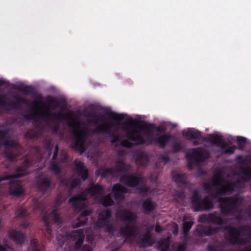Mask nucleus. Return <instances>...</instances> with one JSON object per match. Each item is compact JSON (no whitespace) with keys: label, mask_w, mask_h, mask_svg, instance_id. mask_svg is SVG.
<instances>
[{"label":"nucleus","mask_w":251,"mask_h":251,"mask_svg":"<svg viewBox=\"0 0 251 251\" xmlns=\"http://www.w3.org/2000/svg\"><path fill=\"white\" fill-rule=\"evenodd\" d=\"M15 214L18 218H24L28 215L27 210L23 206H19L16 210Z\"/></svg>","instance_id":"nucleus-41"},{"label":"nucleus","mask_w":251,"mask_h":251,"mask_svg":"<svg viewBox=\"0 0 251 251\" xmlns=\"http://www.w3.org/2000/svg\"><path fill=\"white\" fill-rule=\"evenodd\" d=\"M43 99L42 96L40 95L38 97V100L39 101H35L33 102V106L32 108V110H38L39 108V103H43V102L42 101Z\"/></svg>","instance_id":"nucleus-52"},{"label":"nucleus","mask_w":251,"mask_h":251,"mask_svg":"<svg viewBox=\"0 0 251 251\" xmlns=\"http://www.w3.org/2000/svg\"><path fill=\"white\" fill-rule=\"evenodd\" d=\"M134 126L138 127L140 130L144 131L146 138L151 137L155 131L159 133L164 134H165L167 130L166 126L164 124H160L158 126H156L153 123H150L144 121H137L132 118L127 120L124 124L122 128L127 132L129 129L132 128V127Z\"/></svg>","instance_id":"nucleus-6"},{"label":"nucleus","mask_w":251,"mask_h":251,"mask_svg":"<svg viewBox=\"0 0 251 251\" xmlns=\"http://www.w3.org/2000/svg\"><path fill=\"white\" fill-rule=\"evenodd\" d=\"M187 249V244L183 243L179 245L176 249L175 251H186Z\"/></svg>","instance_id":"nucleus-60"},{"label":"nucleus","mask_w":251,"mask_h":251,"mask_svg":"<svg viewBox=\"0 0 251 251\" xmlns=\"http://www.w3.org/2000/svg\"><path fill=\"white\" fill-rule=\"evenodd\" d=\"M41 215L42 220L45 226L46 231L48 234L50 235L52 232L51 222H53L54 224L61 223L62 219L58 213V210L57 208H54L50 213L43 211Z\"/></svg>","instance_id":"nucleus-10"},{"label":"nucleus","mask_w":251,"mask_h":251,"mask_svg":"<svg viewBox=\"0 0 251 251\" xmlns=\"http://www.w3.org/2000/svg\"><path fill=\"white\" fill-rule=\"evenodd\" d=\"M120 177V182L130 188H136L144 183L143 177L138 176L136 174H129L127 173Z\"/></svg>","instance_id":"nucleus-11"},{"label":"nucleus","mask_w":251,"mask_h":251,"mask_svg":"<svg viewBox=\"0 0 251 251\" xmlns=\"http://www.w3.org/2000/svg\"><path fill=\"white\" fill-rule=\"evenodd\" d=\"M5 96L0 95V107L4 111H8L20 108L16 102H7L5 100Z\"/></svg>","instance_id":"nucleus-25"},{"label":"nucleus","mask_w":251,"mask_h":251,"mask_svg":"<svg viewBox=\"0 0 251 251\" xmlns=\"http://www.w3.org/2000/svg\"><path fill=\"white\" fill-rule=\"evenodd\" d=\"M49 170L53 173L55 175H58L61 172V169L57 163L55 161L52 160L50 163L49 167Z\"/></svg>","instance_id":"nucleus-42"},{"label":"nucleus","mask_w":251,"mask_h":251,"mask_svg":"<svg viewBox=\"0 0 251 251\" xmlns=\"http://www.w3.org/2000/svg\"><path fill=\"white\" fill-rule=\"evenodd\" d=\"M225 184H222L221 189L216 194L212 195V197L217 198L219 195H224L229 193L232 194L235 191V188L237 187V184L240 183V180L236 181L230 182L228 181H225Z\"/></svg>","instance_id":"nucleus-15"},{"label":"nucleus","mask_w":251,"mask_h":251,"mask_svg":"<svg viewBox=\"0 0 251 251\" xmlns=\"http://www.w3.org/2000/svg\"><path fill=\"white\" fill-rule=\"evenodd\" d=\"M236 141L238 145L237 149L241 151L244 150L247 143V139L244 137L238 136Z\"/></svg>","instance_id":"nucleus-43"},{"label":"nucleus","mask_w":251,"mask_h":251,"mask_svg":"<svg viewBox=\"0 0 251 251\" xmlns=\"http://www.w3.org/2000/svg\"><path fill=\"white\" fill-rule=\"evenodd\" d=\"M219 202V208L223 215H233L242 204V200L238 194H235L230 197L221 198Z\"/></svg>","instance_id":"nucleus-7"},{"label":"nucleus","mask_w":251,"mask_h":251,"mask_svg":"<svg viewBox=\"0 0 251 251\" xmlns=\"http://www.w3.org/2000/svg\"><path fill=\"white\" fill-rule=\"evenodd\" d=\"M41 116L47 119L48 121L52 120H66L69 122V126L73 131V140L71 147L74 150L83 153L85 151L84 144L87 139V133L83 129H80V124L75 122V118L73 114L62 113L61 112L51 113L49 111H45L40 114Z\"/></svg>","instance_id":"nucleus-1"},{"label":"nucleus","mask_w":251,"mask_h":251,"mask_svg":"<svg viewBox=\"0 0 251 251\" xmlns=\"http://www.w3.org/2000/svg\"><path fill=\"white\" fill-rule=\"evenodd\" d=\"M136 243L140 248L144 249L151 247L155 243V240L150 232H147L139 236Z\"/></svg>","instance_id":"nucleus-16"},{"label":"nucleus","mask_w":251,"mask_h":251,"mask_svg":"<svg viewBox=\"0 0 251 251\" xmlns=\"http://www.w3.org/2000/svg\"><path fill=\"white\" fill-rule=\"evenodd\" d=\"M219 230L218 227H211L210 226H204L199 225L194 231V235L202 237L203 236H210L216 234Z\"/></svg>","instance_id":"nucleus-14"},{"label":"nucleus","mask_w":251,"mask_h":251,"mask_svg":"<svg viewBox=\"0 0 251 251\" xmlns=\"http://www.w3.org/2000/svg\"><path fill=\"white\" fill-rule=\"evenodd\" d=\"M100 203L104 207L112 206L114 201L112 199L110 195L107 194L106 196H102L100 199Z\"/></svg>","instance_id":"nucleus-34"},{"label":"nucleus","mask_w":251,"mask_h":251,"mask_svg":"<svg viewBox=\"0 0 251 251\" xmlns=\"http://www.w3.org/2000/svg\"><path fill=\"white\" fill-rule=\"evenodd\" d=\"M112 192L116 201L123 200L124 194L127 192V189L120 183H116L112 186Z\"/></svg>","instance_id":"nucleus-19"},{"label":"nucleus","mask_w":251,"mask_h":251,"mask_svg":"<svg viewBox=\"0 0 251 251\" xmlns=\"http://www.w3.org/2000/svg\"><path fill=\"white\" fill-rule=\"evenodd\" d=\"M208 214H202L199 216L198 221L201 223L206 222L208 223Z\"/></svg>","instance_id":"nucleus-56"},{"label":"nucleus","mask_w":251,"mask_h":251,"mask_svg":"<svg viewBox=\"0 0 251 251\" xmlns=\"http://www.w3.org/2000/svg\"><path fill=\"white\" fill-rule=\"evenodd\" d=\"M113 125L111 123L104 122L100 125H98L94 132L96 133H101L107 134L111 138V142L112 144L117 143L120 139V137L118 135L115 134L112 131Z\"/></svg>","instance_id":"nucleus-12"},{"label":"nucleus","mask_w":251,"mask_h":251,"mask_svg":"<svg viewBox=\"0 0 251 251\" xmlns=\"http://www.w3.org/2000/svg\"><path fill=\"white\" fill-rule=\"evenodd\" d=\"M58 150H59L58 146V145H56L55 146L54 151L53 155L52 157V160L55 161V160L56 159L57 157L58 156Z\"/></svg>","instance_id":"nucleus-61"},{"label":"nucleus","mask_w":251,"mask_h":251,"mask_svg":"<svg viewBox=\"0 0 251 251\" xmlns=\"http://www.w3.org/2000/svg\"><path fill=\"white\" fill-rule=\"evenodd\" d=\"M15 100H16V103H18V106L21 107V104H26L27 103V100L22 98L21 97L17 96L15 98Z\"/></svg>","instance_id":"nucleus-57"},{"label":"nucleus","mask_w":251,"mask_h":251,"mask_svg":"<svg viewBox=\"0 0 251 251\" xmlns=\"http://www.w3.org/2000/svg\"><path fill=\"white\" fill-rule=\"evenodd\" d=\"M28 174L27 171L21 166H18L15 171V174L13 175H10L9 176H13L11 177V180L15 178H20Z\"/></svg>","instance_id":"nucleus-33"},{"label":"nucleus","mask_w":251,"mask_h":251,"mask_svg":"<svg viewBox=\"0 0 251 251\" xmlns=\"http://www.w3.org/2000/svg\"><path fill=\"white\" fill-rule=\"evenodd\" d=\"M105 113L115 122H120L123 120L126 116L125 114H118L108 109L105 110Z\"/></svg>","instance_id":"nucleus-31"},{"label":"nucleus","mask_w":251,"mask_h":251,"mask_svg":"<svg viewBox=\"0 0 251 251\" xmlns=\"http://www.w3.org/2000/svg\"><path fill=\"white\" fill-rule=\"evenodd\" d=\"M10 180L9 187V194L16 197H20L24 196L25 193V190L23 186L18 182H13L12 180Z\"/></svg>","instance_id":"nucleus-18"},{"label":"nucleus","mask_w":251,"mask_h":251,"mask_svg":"<svg viewBox=\"0 0 251 251\" xmlns=\"http://www.w3.org/2000/svg\"><path fill=\"white\" fill-rule=\"evenodd\" d=\"M29 250L30 251H41L39 249V245L36 239H33L31 240Z\"/></svg>","instance_id":"nucleus-46"},{"label":"nucleus","mask_w":251,"mask_h":251,"mask_svg":"<svg viewBox=\"0 0 251 251\" xmlns=\"http://www.w3.org/2000/svg\"><path fill=\"white\" fill-rule=\"evenodd\" d=\"M5 156L7 158L8 160L11 161H13L16 159L17 157V155L12 152H8L6 153Z\"/></svg>","instance_id":"nucleus-54"},{"label":"nucleus","mask_w":251,"mask_h":251,"mask_svg":"<svg viewBox=\"0 0 251 251\" xmlns=\"http://www.w3.org/2000/svg\"><path fill=\"white\" fill-rule=\"evenodd\" d=\"M8 235L9 237L18 245H22L25 242L26 236L25 233L12 229L9 231Z\"/></svg>","instance_id":"nucleus-21"},{"label":"nucleus","mask_w":251,"mask_h":251,"mask_svg":"<svg viewBox=\"0 0 251 251\" xmlns=\"http://www.w3.org/2000/svg\"><path fill=\"white\" fill-rule=\"evenodd\" d=\"M223 229L226 232V241L232 245H245L251 241V226L245 225L237 228L227 225L223 227Z\"/></svg>","instance_id":"nucleus-2"},{"label":"nucleus","mask_w":251,"mask_h":251,"mask_svg":"<svg viewBox=\"0 0 251 251\" xmlns=\"http://www.w3.org/2000/svg\"><path fill=\"white\" fill-rule=\"evenodd\" d=\"M121 145L123 147L127 148H131L133 147V144L127 139H125L121 142Z\"/></svg>","instance_id":"nucleus-53"},{"label":"nucleus","mask_w":251,"mask_h":251,"mask_svg":"<svg viewBox=\"0 0 251 251\" xmlns=\"http://www.w3.org/2000/svg\"><path fill=\"white\" fill-rule=\"evenodd\" d=\"M203 141L212 143L220 147L221 152L225 154H232L234 153L237 147L233 145L229 147V144L226 142L222 135L210 134L207 137L203 139Z\"/></svg>","instance_id":"nucleus-9"},{"label":"nucleus","mask_w":251,"mask_h":251,"mask_svg":"<svg viewBox=\"0 0 251 251\" xmlns=\"http://www.w3.org/2000/svg\"><path fill=\"white\" fill-rule=\"evenodd\" d=\"M224 182L225 181L222 178L221 173H219L214 176L211 180V184L214 186L221 187Z\"/></svg>","instance_id":"nucleus-38"},{"label":"nucleus","mask_w":251,"mask_h":251,"mask_svg":"<svg viewBox=\"0 0 251 251\" xmlns=\"http://www.w3.org/2000/svg\"><path fill=\"white\" fill-rule=\"evenodd\" d=\"M186 157L188 159L192 158L197 162H201L209 159L210 154L208 151L202 148H193L190 152H187Z\"/></svg>","instance_id":"nucleus-13"},{"label":"nucleus","mask_w":251,"mask_h":251,"mask_svg":"<svg viewBox=\"0 0 251 251\" xmlns=\"http://www.w3.org/2000/svg\"><path fill=\"white\" fill-rule=\"evenodd\" d=\"M194 223L193 221H184L182 223L183 233L186 234L192 228Z\"/></svg>","instance_id":"nucleus-44"},{"label":"nucleus","mask_w":251,"mask_h":251,"mask_svg":"<svg viewBox=\"0 0 251 251\" xmlns=\"http://www.w3.org/2000/svg\"><path fill=\"white\" fill-rule=\"evenodd\" d=\"M9 134V131L8 129L0 130V140L4 139Z\"/></svg>","instance_id":"nucleus-58"},{"label":"nucleus","mask_w":251,"mask_h":251,"mask_svg":"<svg viewBox=\"0 0 251 251\" xmlns=\"http://www.w3.org/2000/svg\"><path fill=\"white\" fill-rule=\"evenodd\" d=\"M31 163L30 161V160L26 158L23 161L22 166L25 168L27 171L28 169L31 166Z\"/></svg>","instance_id":"nucleus-59"},{"label":"nucleus","mask_w":251,"mask_h":251,"mask_svg":"<svg viewBox=\"0 0 251 251\" xmlns=\"http://www.w3.org/2000/svg\"><path fill=\"white\" fill-rule=\"evenodd\" d=\"M71 237L75 241V245L77 248L81 247L85 237L84 232L82 229H77L73 231L71 234Z\"/></svg>","instance_id":"nucleus-27"},{"label":"nucleus","mask_w":251,"mask_h":251,"mask_svg":"<svg viewBox=\"0 0 251 251\" xmlns=\"http://www.w3.org/2000/svg\"><path fill=\"white\" fill-rule=\"evenodd\" d=\"M183 148V147L180 143H175L172 147L173 151L174 153L180 151Z\"/></svg>","instance_id":"nucleus-51"},{"label":"nucleus","mask_w":251,"mask_h":251,"mask_svg":"<svg viewBox=\"0 0 251 251\" xmlns=\"http://www.w3.org/2000/svg\"><path fill=\"white\" fill-rule=\"evenodd\" d=\"M136 161L142 166H145L149 162V157L144 151H138L135 153Z\"/></svg>","instance_id":"nucleus-29"},{"label":"nucleus","mask_w":251,"mask_h":251,"mask_svg":"<svg viewBox=\"0 0 251 251\" xmlns=\"http://www.w3.org/2000/svg\"><path fill=\"white\" fill-rule=\"evenodd\" d=\"M25 135L26 137L30 138V139H37L39 136V132L35 131L34 130H31L27 131Z\"/></svg>","instance_id":"nucleus-48"},{"label":"nucleus","mask_w":251,"mask_h":251,"mask_svg":"<svg viewBox=\"0 0 251 251\" xmlns=\"http://www.w3.org/2000/svg\"><path fill=\"white\" fill-rule=\"evenodd\" d=\"M35 183L37 188L43 193L46 192L52 186L51 179L46 176L37 177Z\"/></svg>","instance_id":"nucleus-17"},{"label":"nucleus","mask_w":251,"mask_h":251,"mask_svg":"<svg viewBox=\"0 0 251 251\" xmlns=\"http://www.w3.org/2000/svg\"><path fill=\"white\" fill-rule=\"evenodd\" d=\"M172 178L178 186H186L188 184L187 176L185 173L173 172Z\"/></svg>","instance_id":"nucleus-23"},{"label":"nucleus","mask_w":251,"mask_h":251,"mask_svg":"<svg viewBox=\"0 0 251 251\" xmlns=\"http://www.w3.org/2000/svg\"><path fill=\"white\" fill-rule=\"evenodd\" d=\"M17 89L23 93L24 94L28 95H33L35 93V90L34 87L32 86H25L24 87H19L17 88Z\"/></svg>","instance_id":"nucleus-39"},{"label":"nucleus","mask_w":251,"mask_h":251,"mask_svg":"<svg viewBox=\"0 0 251 251\" xmlns=\"http://www.w3.org/2000/svg\"><path fill=\"white\" fill-rule=\"evenodd\" d=\"M12 248L7 246H2L0 245V251H12Z\"/></svg>","instance_id":"nucleus-64"},{"label":"nucleus","mask_w":251,"mask_h":251,"mask_svg":"<svg viewBox=\"0 0 251 251\" xmlns=\"http://www.w3.org/2000/svg\"><path fill=\"white\" fill-rule=\"evenodd\" d=\"M2 140L3 141L2 142L1 144L3 146L5 147L11 148L16 146V143L15 141L13 139H10L9 138L6 137Z\"/></svg>","instance_id":"nucleus-45"},{"label":"nucleus","mask_w":251,"mask_h":251,"mask_svg":"<svg viewBox=\"0 0 251 251\" xmlns=\"http://www.w3.org/2000/svg\"><path fill=\"white\" fill-rule=\"evenodd\" d=\"M192 206L194 211L209 210L214 208V204L208 196L201 199L198 189H195L191 197Z\"/></svg>","instance_id":"nucleus-8"},{"label":"nucleus","mask_w":251,"mask_h":251,"mask_svg":"<svg viewBox=\"0 0 251 251\" xmlns=\"http://www.w3.org/2000/svg\"><path fill=\"white\" fill-rule=\"evenodd\" d=\"M182 133L183 136L189 140H201L202 137V133L194 128H189L187 130L183 131Z\"/></svg>","instance_id":"nucleus-26"},{"label":"nucleus","mask_w":251,"mask_h":251,"mask_svg":"<svg viewBox=\"0 0 251 251\" xmlns=\"http://www.w3.org/2000/svg\"><path fill=\"white\" fill-rule=\"evenodd\" d=\"M62 184H64L66 186H69L72 190L75 189L77 186L80 185L81 181L79 179L75 178L70 181H67L63 180L61 181Z\"/></svg>","instance_id":"nucleus-35"},{"label":"nucleus","mask_w":251,"mask_h":251,"mask_svg":"<svg viewBox=\"0 0 251 251\" xmlns=\"http://www.w3.org/2000/svg\"><path fill=\"white\" fill-rule=\"evenodd\" d=\"M85 116L87 117H93L94 119L93 120H89L88 121L89 123H92L93 122L96 124L98 123L99 122V118L96 115V112L95 111H90V112H85Z\"/></svg>","instance_id":"nucleus-47"},{"label":"nucleus","mask_w":251,"mask_h":251,"mask_svg":"<svg viewBox=\"0 0 251 251\" xmlns=\"http://www.w3.org/2000/svg\"><path fill=\"white\" fill-rule=\"evenodd\" d=\"M96 226L99 227L103 228L104 231L109 233H112L114 231V226L109 222L96 224Z\"/></svg>","instance_id":"nucleus-37"},{"label":"nucleus","mask_w":251,"mask_h":251,"mask_svg":"<svg viewBox=\"0 0 251 251\" xmlns=\"http://www.w3.org/2000/svg\"><path fill=\"white\" fill-rule=\"evenodd\" d=\"M46 101L50 105H54L55 107H57L59 105L58 101L50 96L46 97Z\"/></svg>","instance_id":"nucleus-49"},{"label":"nucleus","mask_w":251,"mask_h":251,"mask_svg":"<svg viewBox=\"0 0 251 251\" xmlns=\"http://www.w3.org/2000/svg\"><path fill=\"white\" fill-rule=\"evenodd\" d=\"M43 143L45 148L49 152H51L53 148L51 141L50 140L45 139L44 140Z\"/></svg>","instance_id":"nucleus-50"},{"label":"nucleus","mask_w":251,"mask_h":251,"mask_svg":"<svg viewBox=\"0 0 251 251\" xmlns=\"http://www.w3.org/2000/svg\"><path fill=\"white\" fill-rule=\"evenodd\" d=\"M98 176H100L103 177H106L108 175L113 176L114 174V169L112 168H106L104 169H99L97 171Z\"/></svg>","instance_id":"nucleus-36"},{"label":"nucleus","mask_w":251,"mask_h":251,"mask_svg":"<svg viewBox=\"0 0 251 251\" xmlns=\"http://www.w3.org/2000/svg\"><path fill=\"white\" fill-rule=\"evenodd\" d=\"M127 139L130 141L135 142L136 145H150L152 142H154L158 145L161 149H164L170 140L171 139V136L169 134H164L158 137L154 138L150 137L145 139L139 132L133 128L129 129L126 134Z\"/></svg>","instance_id":"nucleus-5"},{"label":"nucleus","mask_w":251,"mask_h":251,"mask_svg":"<svg viewBox=\"0 0 251 251\" xmlns=\"http://www.w3.org/2000/svg\"><path fill=\"white\" fill-rule=\"evenodd\" d=\"M103 191L104 188L102 185L94 182L90 183L85 190L80 192L70 198L69 202L71 204L73 208L81 210L86 206L85 201L87 200L88 195L93 196L101 194Z\"/></svg>","instance_id":"nucleus-4"},{"label":"nucleus","mask_w":251,"mask_h":251,"mask_svg":"<svg viewBox=\"0 0 251 251\" xmlns=\"http://www.w3.org/2000/svg\"><path fill=\"white\" fill-rule=\"evenodd\" d=\"M158 249L159 251H169L170 248V241L168 239L161 240L157 243Z\"/></svg>","instance_id":"nucleus-40"},{"label":"nucleus","mask_w":251,"mask_h":251,"mask_svg":"<svg viewBox=\"0 0 251 251\" xmlns=\"http://www.w3.org/2000/svg\"><path fill=\"white\" fill-rule=\"evenodd\" d=\"M111 215V211L110 209H107L102 211L99 214V219L96 224L109 222L108 220L110 218Z\"/></svg>","instance_id":"nucleus-30"},{"label":"nucleus","mask_w":251,"mask_h":251,"mask_svg":"<svg viewBox=\"0 0 251 251\" xmlns=\"http://www.w3.org/2000/svg\"><path fill=\"white\" fill-rule=\"evenodd\" d=\"M208 224L221 226L226 225V221L221 216L217 215L215 212H213L209 214Z\"/></svg>","instance_id":"nucleus-28"},{"label":"nucleus","mask_w":251,"mask_h":251,"mask_svg":"<svg viewBox=\"0 0 251 251\" xmlns=\"http://www.w3.org/2000/svg\"><path fill=\"white\" fill-rule=\"evenodd\" d=\"M142 207L145 213H150L155 209L156 204L151 200L147 199L143 201Z\"/></svg>","instance_id":"nucleus-32"},{"label":"nucleus","mask_w":251,"mask_h":251,"mask_svg":"<svg viewBox=\"0 0 251 251\" xmlns=\"http://www.w3.org/2000/svg\"><path fill=\"white\" fill-rule=\"evenodd\" d=\"M75 164L76 166V171L78 177L83 181H85L88 176V170L85 167L84 164L80 162L75 160Z\"/></svg>","instance_id":"nucleus-24"},{"label":"nucleus","mask_w":251,"mask_h":251,"mask_svg":"<svg viewBox=\"0 0 251 251\" xmlns=\"http://www.w3.org/2000/svg\"><path fill=\"white\" fill-rule=\"evenodd\" d=\"M114 169V174L118 172L126 173L130 171L131 166L130 165L126 164L125 160L122 158H117L115 160V166Z\"/></svg>","instance_id":"nucleus-22"},{"label":"nucleus","mask_w":251,"mask_h":251,"mask_svg":"<svg viewBox=\"0 0 251 251\" xmlns=\"http://www.w3.org/2000/svg\"><path fill=\"white\" fill-rule=\"evenodd\" d=\"M211 183L209 182H203V187L205 190H209L211 188Z\"/></svg>","instance_id":"nucleus-63"},{"label":"nucleus","mask_w":251,"mask_h":251,"mask_svg":"<svg viewBox=\"0 0 251 251\" xmlns=\"http://www.w3.org/2000/svg\"><path fill=\"white\" fill-rule=\"evenodd\" d=\"M159 159L165 163H168L170 161V157L168 155L161 154L159 156Z\"/></svg>","instance_id":"nucleus-62"},{"label":"nucleus","mask_w":251,"mask_h":251,"mask_svg":"<svg viewBox=\"0 0 251 251\" xmlns=\"http://www.w3.org/2000/svg\"><path fill=\"white\" fill-rule=\"evenodd\" d=\"M136 188L138 190V193L140 194H145L149 191V188L146 186H141L140 187L138 186Z\"/></svg>","instance_id":"nucleus-55"},{"label":"nucleus","mask_w":251,"mask_h":251,"mask_svg":"<svg viewBox=\"0 0 251 251\" xmlns=\"http://www.w3.org/2000/svg\"><path fill=\"white\" fill-rule=\"evenodd\" d=\"M117 216L121 222L127 223L122 226L119 233L127 241L130 238H136L139 234L138 227L132 222L136 220L137 216L136 214L127 209H122L117 213Z\"/></svg>","instance_id":"nucleus-3"},{"label":"nucleus","mask_w":251,"mask_h":251,"mask_svg":"<svg viewBox=\"0 0 251 251\" xmlns=\"http://www.w3.org/2000/svg\"><path fill=\"white\" fill-rule=\"evenodd\" d=\"M86 205L85 208L81 210L75 209L73 208L75 210L81 212L79 217L77 218V223L76 224V227H77L85 225L87 222V217L91 215L92 212V210L90 209H86Z\"/></svg>","instance_id":"nucleus-20"}]
</instances>
